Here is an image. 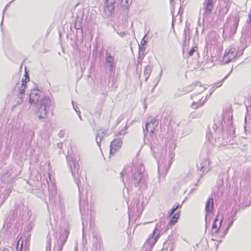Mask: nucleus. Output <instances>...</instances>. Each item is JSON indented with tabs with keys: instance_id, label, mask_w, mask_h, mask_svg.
I'll return each mask as SVG.
<instances>
[{
	"instance_id": "obj_36",
	"label": "nucleus",
	"mask_w": 251,
	"mask_h": 251,
	"mask_svg": "<svg viewBox=\"0 0 251 251\" xmlns=\"http://www.w3.org/2000/svg\"><path fill=\"white\" fill-rule=\"evenodd\" d=\"M25 86H23V87H21V88H19V94L20 95H22L25 94Z\"/></svg>"
},
{
	"instance_id": "obj_42",
	"label": "nucleus",
	"mask_w": 251,
	"mask_h": 251,
	"mask_svg": "<svg viewBox=\"0 0 251 251\" xmlns=\"http://www.w3.org/2000/svg\"><path fill=\"white\" fill-rule=\"evenodd\" d=\"M218 128V126L215 123L214 124L213 126V129L215 131H216L217 129Z\"/></svg>"
},
{
	"instance_id": "obj_51",
	"label": "nucleus",
	"mask_w": 251,
	"mask_h": 251,
	"mask_svg": "<svg viewBox=\"0 0 251 251\" xmlns=\"http://www.w3.org/2000/svg\"><path fill=\"white\" fill-rule=\"evenodd\" d=\"M128 126L127 125V124L126 125V126H125V128L124 129H123L124 130H125V131L127 129V128H128Z\"/></svg>"
},
{
	"instance_id": "obj_15",
	"label": "nucleus",
	"mask_w": 251,
	"mask_h": 251,
	"mask_svg": "<svg viewBox=\"0 0 251 251\" xmlns=\"http://www.w3.org/2000/svg\"><path fill=\"white\" fill-rule=\"evenodd\" d=\"M132 0L130 1L128 0H121V4L120 7V10L124 14H127L128 12V8L130 5Z\"/></svg>"
},
{
	"instance_id": "obj_23",
	"label": "nucleus",
	"mask_w": 251,
	"mask_h": 251,
	"mask_svg": "<svg viewBox=\"0 0 251 251\" xmlns=\"http://www.w3.org/2000/svg\"><path fill=\"white\" fill-rule=\"evenodd\" d=\"M156 119L155 118H151L150 120L148 118V121L147 122H149V125L151 124L152 126L151 129V133H153L154 132V130L155 129V127L154 126V124L156 122Z\"/></svg>"
},
{
	"instance_id": "obj_47",
	"label": "nucleus",
	"mask_w": 251,
	"mask_h": 251,
	"mask_svg": "<svg viewBox=\"0 0 251 251\" xmlns=\"http://www.w3.org/2000/svg\"><path fill=\"white\" fill-rule=\"evenodd\" d=\"M50 240H51V238H50V236L49 238V241H48L50 249V245H51Z\"/></svg>"
},
{
	"instance_id": "obj_46",
	"label": "nucleus",
	"mask_w": 251,
	"mask_h": 251,
	"mask_svg": "<svg viewBox=\"0 0 251 251\" xmlns=\"http://www.w3.org/2000/svg\"><path fill=\"white\" fill-rule=\"evenodd\" d=\"M11 3H12V1H10L9 2H8L6 4V5L5 6V7L4 8H5V9H6L10 6V5L11 4Z\"/></svg>"
},
{
	"instance_id": "obj_8",
	"label": "nucleus",
	"mask_w": 251,
	"mask_h": 251,
	"mask_svg": "<svg viewBox=\"0 0 251 251\" xmlns=\"http://www.w3.org/2000/svg\"><path fill=\"white\" fill-rule=\"evenodd\" d=\"M123 144L122 140L121 138H116L114 139L110 144V154H114L115 152L119 150Z\"/></svg>"
},
{
	"instance_id": "obj_14",
	"label": "nucleus",
	"mask_w": 251,
	"mask_h": 251,
	"mask_svg": "<svg viewBox=\"0 0 251 251\" xmlns=\"http://www.w3.org/2000/svg\"><path fill=\"white\" fill-rule=\"evenodd\" d=\"M190 24L186 22L183 33V43L184 45L187 44V43L189 42V40H190Z\"/></svg>"
},
{
	"instance_id": "obj_11",
	"label": "nucleus",
	"mask_w": 251,
	"mask_h": 251,
	"mask_svg": "<svg viewBox=\"0 0 251 251\" xmlns=\"http://www.w3.org/2000/svg\"><path fill=\"white\" fill-rule=\"evenodd\" d=\"M40 105L46 108L47 110H48L50 107L53 108L55 107L54 101H52L48 96H43L40 100Z\"/></svg>"
},
{
	"instance_id": "obj_6",
	"label": "nucleus",
	"mask_w": 251,
	"mask_h": 251,
	"mask_svg": "<svg viewBox=\"0 0 251 251\" xmlns=\"http://www.w3.org/2000/svg\"><path fill=\"white\" fill-rule=\"evenodd\" d=\"M226 50L225 52L224 55L223 57V61L225 63H228L235 57H237V53H236V50L235 48H230L227 50Z\"/></svg>"
},
{
	"instance_id": "obj_52",
	"label": "nucleus",
	"mask_w": 251,
	"mask_h": 251,
	"mask_svg": "<svg viewBox=\"0 0 251 251\" xmlns=\"http://www.w3.org/2000/svg\"><path fill=\"white\" fill-rule=\"evenodd\" d=\"M5 11H6V9H5V8H4L2 11L3 15L4 14Z\"/></svg>"
},
{
	"instance_id": "obj_35",
	"label": "nucleus",
	"mask_w": 251,
	"mask_h": 251,
	"mask_svg": "<svg viewBox=\"0 0 251 251\" xmlns=\"http://www.w3.org/2000/svg\"><path fill=\"white\" fill-rule=\"evenodd\" d=\"M125 114H122L118 118L116 122V126L118 125L125 118Z\"/></svg>"
},
{
	"instance_id": "obj_25",
	"label": "nucleus",
	"mask_w": 251,
	"mask_h": 251,
	"mask_svg": "<svg viewBox=\"0 0 251 251\" xmlns=\"http://www.w3.org/2000/svg\"><path fill=\"white\" fill-rule=\"evenodd\" d=\"M232 71V69H231V70L228 73V74L226 75L222 79H221L220 81L217 82L215 84V86H217V87H219L221 86H222V85L223 83L224 82L225 80L228 77V76L231 73Z\"/></svg>"
},
{
	"instance_id": "obj_44",
	"label": "nucleus",
	"mask_w": 251,
	"mask_h": 251,
	"mask_svg": "<svg viewBox=\"0 0 251 251\" xmlns=\"http://www.w3.org/2000/svg\"><path fill=\"white\" fill-rule=\"evenodd\" d=\"M22 101H23V98L22 97H20V99L19 100L17 101V102L18 104H20L22 102Z\"/></svg>"
},
{
	"instance_id": "obj_54",
	"label": "nucleus",
	"mask_w": 251,
	"mask_h": 251,
	"mask_svg": "<svg viewBox=\"0 0 251 251\" xmlns=\"http://www.w3.org/2000/svg\"><path fill=\"white\" fill-rule=\"evenodd\" d=\"M2 251H9V250L7 248H4Z\"/></svg>"
},
{
	"instance_id": "obj_16",
	"label": "nucleus",
	"mask_w": 251,
	"mask_h": 251,
	"mask_svg": "<svg viewBox=\"0 0 251 251\" xmlns=\"http://www.w3.org/2000/svg\"><path fill=\"white\" fill-rule=\"evenodd\" d=\"M218 221V219L217 217L215 218V219L214 220V222L213 223L212 226V235H214V234H217L219 233L220 228H221V225L223 222V220H221L220 223H219V226H218L217 225V222Z\"/></svg>"
},
{
	"instance_id": "obj_18",
	"label": "nucleus",
	"mask_w": 251,
	"mask_h": 251,
	"mask_svg": "<svg viewBox=\"0 0 251 251\" xmlns=\"http://www.w3.org/2000/svg\"><path fill=\"white\" fill-rule=\"evenodd\" d=\"M152 71V67L151 65H147L144 71V76L145 77V81H147L149 78L151 73Z\"/></svg>"
},
{
	"instance_id": "obj_10",
	"label": "nucleus",
	"mask_w": 251,
	"mask_h": 251,
	"mask_svg": "<svg viewBox=\"0 0 251 251\" xmlns=\"http://www.w3.org/2000/svg\"><path fill=\"white\" fill-rule=\"evenodd\" d=\"M214 208V200L213 198H209L205 203V221L207 223V217L213 211Z\"/></svg>"
},
{
	"instance_id": "obj_38",
	"label": "nucleus",
	"mask_w": 251,
	"mask_h": 251,
	"mask_svg": "<svg viewBox=\"0 0 251 251\" xmlns=\"http://www.w3.org/2000/svg\"><path fill=\"white\" fill-rule=\"evenodd\" d=\"M24 76L25 77V78L27 79L28 80H29V73L26 71V68H25V73Z\"/></svg>"
},
{
	"instance_id": "obj_28",
	"label": "nucleus",
	"mask_w": 251,
	"mask_h": 251,
	"mask_svg": "<svg viewBox=\"0 0 251 251\" xmlns=\"http://www.w3.org/2000/svg\"><path fill=\"white\" fill-rule=\"evenodd\" d=\"M193 86L195 87V88H197L198 87L201 88V90H200V93L202 92L205 89L202 87L201 85V82H196L195 83L192 84L191 85L189 86L190 87H192Z\"/></svg>"
},
{
	"instance_id": "obj_12",
	"label": "nucleus",
	"mask_w": 251,
	"mask_h": 251,
	"mask_svg": "<svg viewBox=\"0 0 251 251\" xmlns=\"http://www.w3.org/2000/svg\"><path fill=\"white\" fill-rule=\"evenodd\" d=\"M105 61L109 67V71L112 72L114 70L116 67L114 55H112L111 53L106 51L105 53Z\"/></svg>"
},
{
	"instance_id": "obj_49",
	"label": "nucleus",
	"mask_w": 251,
	"mask_h": 251,
	"mask_svg": "<svg viewBox=\"0 0 251 251\" xmlns=\"http://www.w3.org/2000/svg\"><path fill=\"white\" fill-rule=\"evenodd\" d=\"M62 147V144L61 143H59L57 144V147L59 148V149H61Z\"/></svg>"
},
{
	"instance_id": "obj_53",
	"label": "nucleus",
	"mask_w": 251,
	"mask_h": 251,
	"mask_svg": "<svg viewBox=\"0 0 251 251\" xmlns=\"http://www.w3.org/2000/svg\"><path fill=\"white\" fill-rule=\"evenodd\" d=\"M3 19V16L2 17V18L1 20V23H0L1 26H2V25Z\"/></svg>"
},
{
	"instance_id": "obj_37",
	"label": "nucleus",
	"mask_w": 251,
	"mask_h": 251,
	"mask_svg": "<svg viewBox=\"0 0 251 251\" xmlns=\"http://www.w3.org/2000/svg\"><path fill=\"white\" fill-rule=\"evenodd\" d=\"M29 80H28L27 79H26V78L23 79V78L22 80V84L21 87H23V86L26 87V83Z\"/></svg>"
},
{
	"instance_id": "obj_7",
	"label": "nucleus",
	"mask_w": 251,
	"mask_h": 251,
	"mask_svg": "<svg viewBox=\"0 0 251 251\" xmlns=\"http://www.w3.org/2000/svg\"><path fill=\"white\" fill-rule=\"evenodd\" d=\"M102 247L103 243L101 236L98 233H94L92 247L93 251H97L98 248L101 249Z\"/></svg>"
},
{
	"instance_id": "obj_21",
	"label": "nucleus",
	"mask_w": 251,
	"mask_h": 251,
	"mask_svg": "<svg viewBox=\"0 0 251 251\" xmlns=\"http://www.w3.org/2000/svg\"><path fill=\"white\" fill-rule=\"evenodd\" d=\"M209 165L210 163L209 160L208 159H204L203 160L202 162L200 164V170L202 171L204 173L205 171L203 169H206V168H208V170L207 171V172L208 170H210V169L209 168Z\"/></svg>"
},
{
	"instance_id": "obj_59",
	"label": "nucleus",
	"mask_w": 251,
	"mask_h": 251,
	"mask_svg": "<svg viewBox=\"0 0 251 251\" xmlns=\"http://www.w3.org/2000/svg\"><path fill=\"white\" fill-rule=\"evenodd\" d=\"M193 95H191V98L192 99Z\"/></svg>"
},
{
	"instance_id": "obj_9",
	"label": "nucleus",
	"mask_w": 251,
	"mask_h": 251,
	"mask_svg": "<svg viewBox=\"0 0 251 251\" xmlns=\"http://www.w3.org/2000/svg\"><path fill=\"white\" fill-rule=\"evenodd\" d=\"M39 89L37 87H35L31 90L29 94V102L30 104L36 103L38 101L40 97Z\"/></svg>"
},
{
	"instance_id": "obj_5",
	"label": "nucleus",
	"mask_w": 251,
	"mask_h": 251,
	"mask_svg": "<svg viewBox=\"0 0 251 251\" xmlns=\"http://www.w3.org/2000/svg\"><path fill=\"white\" fill-rule=\"evenodd\" d=\"M116 0H105L104 4L103 14L105 17H109L114 12Z\"/></svg>"
},
{
	"instance_id": "obj_56",
	"label": "nucleus",
	"mask_w": 251,
	"mask_h": 251,
	"mask_svg": "<svg viewBox=\"0 0 251 251\" xmlns=\"http://www.w3.org/2000/svg\"><path fill=\"white\" fill-rule=\"evenodd\" d=\"M24 251H28V250H27V249H25V250H24Z\"/></svg>"
},
{
	"instance_id": "obj_22",
	"label": "nucleus",
	"mask_w": 251,
	"mask_h": 251,
	"mask_svg": "<svg viewBox=\"0 0 251 251\" xmlns=\"http://www.w3.org/2000/svg\"><path fill=\"white\" fill-rule=\"evenodd\" d=\"M181 207V204H179L178 203H176L174 205H173V206L172 207V208H171L170 211H169V212H168L169 216H172V215L174 214V213L175 212V211H176L178 208Z\"/></svg>"
},
{
	"instance_id": "obj_30",
	"label": "nucleus",
	"mask_w": 251,
	"mask_h": 251,
	"mask_svg": "<svg viewBox=\"0 0 251 251\" xmlns=\"http://www.w3.org/2000/svg\"><path fill=\"white\" fill-rule=\"evenodd\" d=\"M155 229L154 230V231H153V233L152 234V236L153 238V240H152V244L153 245L156 242V241H157L158 238L159 237V234H157L155 236Z\"/></svg>"
},
{
	"instance_id": "obj_33",
	"label": "nucleus",
	"mask_w": 251,
	"mask_h": 251,
	"mask_svg": "<svg viewBox=\"0 0 251 251\" xmlns=\"http://www.w3.org/2000/svg\"><path fill=\"white\" fill-rule=\"evenodd\" d=\"M11 191L9 189H8L5 193L4 194L3 198V202L5 201V200L9 197L10 193H11Z\"/></svg>"
},
{
	"instance_id": "obj_43",
	"label": "nucleus",
	"mask_w": 251,
	"mask_h": 251,
	"mask_svg": "<svg viewBox=\"0 0 251 251\" xmlns=\"http://www.w3.org/2000/svg\"><path fill=\"white\" fill-rule=\"evenodd\" d=\"M124 170L122 171L121 173H120V175L121 176V178H122V181H123V182L124 183Z\"/></svg>"
},
{
	"instance_id": "obj_57",
	"label": "nucleus",
	"mask_w": 251,
	"mask_h": 251,
	"mask_svg": "<svg viewBox=\"0 0 251 251\" xmlns=\"http://www.w3.org/2000/svg\"><path fill=\"white\" fill-rule=\"evenodd\" d=\"M156 85H157V84H155V85H154V88L155 86H156Z\"/></svg>"
},
{
	"instance_id": "obj_55",
	"label": "nucleus",
	"mask_w": 251,
	"mask_h": 251,
	"mask_svg": "<svg viewBox=\"0 0 251 251\" xmlns=\"http://www.w3.org/2000/svg\"><path fill=\"white\" fill-rule=\"evenodd\" d=\"M201 114H202V113H201L200 114H199V117H201Z\"/></svg>"
},
{
	"instance_id": "obj_27",
	"label": "nucleus",
	"mask_w": 251,
	"mask_h": 251,
	"mask_svg": "<svg viewBox=\"0 0 251 251\" xmlns=\"http://www.w3.org/2000/svg\"><path fill=\"white\" fill-rule=\"evenodd\" d=\"M21 240L19 239L16 245V250L17 251H22V250L23 248V240L21 241V243L20 244Z\"/></svg>"
},
{
	"instance_id": "obj_3",
	"label": "nucleus",
	"mask_w": 251,
	"mask_h": 251,
	"mask_svg": "<svg viewBox=\"0 0 251 251\" xmlns=\"http://www.w3.org/2000/svg\"><path fill=\"white\" fill-rule=\"evenodd\" d=\"M133 183L135 187H147V179L141 170H137L132 175Z\"/></svg>"
},
{
	"instance_id": "obj_41",
	"label": "nucleus",
	"mask_w": 251,
	"mask_h": 251,
	"mask_svg": "<svg viewBox=\"0 0 251 251\" xmlns=\"http://www.w3.org/2000/svg\"><path fill=\"white\" fill-rule=\"evenodd\" d=\"M72 103H73V105L74 108V109L75 110V111H76V113H77H77H78V110H77V109H78V108L77 107V106H75L74 105V102H73V101H72Z\"/></svg>"
},
{
	"instance_id": "obj_2",
	"label": "nucleus",
	"mask_w": 251,
	"mask_h": 251,
	"mask_svg": "<svg viewBox=\"0 0 251 251\" xmlns=\"http://www.w3.org/2000/svg\"><path fill=\"white\" fill-rule=\"evenodd\" d=\"M69 234V231L66 229H64L62 230H61L58 233L57 232L55 233L54 235L56 240L55 245L59 246L57 251H62L63 246L67 241Z\"/></svg>"
},
{
	"instance_id": "obj_20",
	"label": "nucleus",
	"mask_w": 251,
	"mask_h": 251,
	"mask_svg": "<svg viewBox=\"0 0 251 251\" xmlns=\"http://www.w3.org/2000/svg\"><path fill=\"white\" fill-rule=\"evenodd\" d=\"M148 33L146 34L141 41L140 45H139V51L144 52L145 50V45L147 43V41L145 40V37L147 36Z\"/></svg>"
},
{
	"instance_id": "obj_24",
	"label": "nucleus",
	"mask_w": 251,
	"mask_h": 251,
	"mask_svg": "<svg viewBox=\"0 0 251 251\" xmlns=\"http://www.w3.org/2000/svg\"><path fill=\"white\" fill-rule=\"evenodd\" d=\"M206 100V98L203 100V101L201 103V99L199 100L198 102H195V101L193 102V103L191 104V107L194 109L197 108L198 107H199L201 105H202Z\"/></svg>"
},
{
	"instance_id": "obj_13",
	"label": "nucleus",
	"mask_w": 251,
	"mask_h": 251,
	"mask_svg": "<svg viewBox=\"0 0 251 251\" xmlns=\"http://www.w3.org/2000/svg\"><path fill=\"white\" fill-rule=\"evenodd\" d=\"M47 110L46 108L40 105L37 108L36 115L39 120L44 122L47 116Z\"/></svg>"
},
{
	"instance_id": "obj_40",
	"label": "nucleus",
	"mask_w": 251,
	"mask_h": 251,
	"mask_svg": "<svg viewBox=\"0 0 251 251\" xmlns=\"http://www.w3.org/2000/svg\"><path fill=\"white\" fill-rule=\"evenodd\" d=\"M237 211V210H236L234 212V213L231 215V220H233V221H234L235 220V216H236V212Z\"/></svg>"
},
{
	"instance_id": "obj_39",
	"label": "nucleus",
	"mask_w": 251,
	"mask_h": 251,
	"mask_svg": "<svg viewBox=\"0 0 251 251\" xmlns=\"http://www.w3.org/2000/svg\"><path fill=\"white\" fill-rule=\"evenodd\" d=\"M58 136L60 138H62V137H63L64 136V132L62 130H61L58 134Z\"/></svg>"
},
{
	"instance_id": "obj_31",
	"label": "nucleus",
	"mask_w": 251,
	"mask_h": 251,
	"mask_svg": "<svg viewBox=\"0 0 251 251\" xmlns=\"http://www.w3.org/2000/svg\"><path fill=\"white\" fill-rule=\"evenodd\" d=\"M198 49V47L197 46H194V47H193L191 50H189V51L188 52V54L190 56H191L193 55L194 53L195 52V51Z\"/></svg>"
},
{
	"instance_id": "obj_32",
	"label": "nucleus",
	"mask_w": 251,
	"mask_h": 251,
	"mask_svg": "<svg viewBox=\"0 0 251 251\" xmlns=\"http://www.w3.org/2000/svg\"><path fill=\"white\" fill-rule=\"evenodd\" d=\"M233 222H234L233 220H231V221L228 223L226 230L224 232V235L223 236H224L226 234V233L227 232L228 229L232 225V224L233 223Z\"/></svg>"
},
{
	"instance_id": "obj_26",
	"label": "nucleus",
	"mask_w": 251,
	"mask_h": 251,
	"mask_svg": "<svg viewBox=\"0 0 251 251\" xmlns=\"http://www.w3.org/2000/svg\"><path fill=\"white\" fill-rule=\"evenodd\" d=\"M103 138V135H100V134L99 133L97 134L96 140V142H97V144L98 146L100 147L101 142Z\"/></svg>"
},
{
	"instance_id": "obj_17",
	"label": "nucleus",
	"mask_w": 251,
	"mask_h": 251,
	"mask_svg": "<svg viewBox=\"0 0 251 251\" xmlns=\"http://www.w3.org/2000/svg\"><path fill=\"white\" fill-rule=\"evenodd\" d=\"M240 21V16L238 14H236L234 17L233 24L232 27L231 28V32L232 34H235L236 32L237 29L239 25Z\"/></svg>"
},
{
	"instance_id": "obj_45",
	"label": "nucleus",
	"mask_w": 251,
	"mask_h": 251,
	"mask_svg": "<svg viewBox=\"0 0 251 251\" xmlns=\"http://www.w3.org/2000/svg\"><path fill=\"white\" fill-rule=\"evenodd\" d=\"M75 28L76 29V30H78V29H81V26L80 25H75Z\"/></svg>"
},
{
	"instance_id": "obj_34",
	"label": "nucleus",
	"mask_w": 251,
	"mask_h": 251,
	"mask_svg": "<svg viewBox=\"0 0 251 251\" xmlns=\"http://www.w3.org/2000/svg\"><path fill=\"white\" fill-rule=\"evenodd\" d=\"M127 133V132L124 129H122L120 131H119L118 132H116L115 133V134L116 136H119V135H126V134Z\"/></svg>"
},
{
	"instance_id": "obj_19",
	"label": "nucleus",
	"mask_w": 251,
	"mask_h": 251,
	"mask_svg": "<svg viewBox=\"0 0 251 251\" xmlns=\"http://www.w3.org/2000/svg\"><path fill=\"white\" fill-rule=\"evenodd\" d=\"M180 214V211H177L174 215V216H171V218L169 222L168 225L170 226L175 225L177 222V220L179 218Z\"/></svg>"
},
{
	"instance_id": "obj_1",
	"label": "nucleus",
	"mask_w": 251,
	"mask_h": 251,
	"mask_svg": "<svg viewBox=\"0 0 251 251\" xmlns=\"http://www.w3.org/2000/svg\"><path fill=\"white\" fill-rule=\"evenodd\" d=\"M68 165L69 166L72 175L75 180L79 190V183H80V177L81 171H79L80 165L79 164V157L76 156H70L67 157Z\"/></svg>"
},
{
	"instance_id": "obj_48",
	"label": "nucleus",
	"mask_w": 251,
	"mask_h": 251,
	"mask_svg": "<svg viewBox=\"0 0 251 251\" xmlns=\"http://www.w3.org/2000/svg\"><path fill=\"white\" fill-rule=\"evenodd\" d=\"M106 133H107V130H104V131H103L102 132L101 135H103L104 136L106 134Z\"/></svg>"
},
{
	"instance_id": "obj_58",
	"label": "nucleus",
	"mask_w": 251,
	"mask_h": 251,
	"mask_svg": "<svg viewBox=\"0 0 251 251\" xmlns=\"http://www.w3.org/2000/svg\"><path fill=\"white\" fill-rule=\"evenodd\" d=\"M15 0H12L11 1H12V2L14 1Z\"/></svg>"
},
{
	"instance_id": "obj_29",
	"label": "nucleus",
	"mask_w": 251,
	"mask_h": 251,
	"mask_svg": "<svg viewBox=\"0 0 251 251\" xmlns=\"http://www.w3.org/2000/svg\"><path fill=\"white\" fill-rule=\"evenodd\" d=\"M149 122H147L145 124V127H143L144 135L145 136L147 135L148 133L149 132Z\"/></svg>"
},
{
	"instance_id": "obj_4",
	"label": "nucleus",
	"mask_w": 251,
	"mask_h": 251,
	"mask_svg": "<svg viewBox=\"0 0 251 251\" xmlns=\"http://www.w3.org/2000/svg\"><path fill=\"white\" fill-rule=\"evenodd\" d=\"M217 0H203L202 3L203 16H209L213 11Z\"/></svg>"
},
{
	"instance_id": "obj_50",
	"label": "nucleus",
	"mask_w": 251,
	"mask_h": 251,
	"mask_svg": "<svg viewBox=\"0 0 251 251\" xmlns=\"http://www.w3.org/2000/svg\"><path fill=\"white\" fill-rule=\"evenodd\" d=\"M77 115H78L79 118L80 119V120H82V118H81V116L80 115V111L79 110H78V113H77Z\"/></svg>"
}]
</instances>
